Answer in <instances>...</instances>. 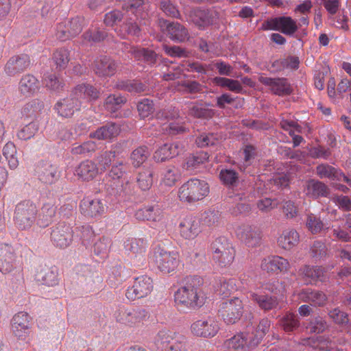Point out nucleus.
<instances>
[{"mask_svg": "<svg viewBox=\"0 0 351 351\" xmlns=\"http://www.w3.org/2000/svg\"><path fill=\"white\" fill-rule=\"evenodd\" d=\"M213 258L221 267L230 265L235 258L232 243L226 237H219L212 243Z\"/></svg>", "mask_w": 351, "mask_h": 351, "instance_id": "7ed1b4c3", "label": "nucleus"}, {"mask_svg": "<svg viewBox=\"0 0 351 351\" xmlns=\"http://www.w3.org/2000/svg\"><path fill=\"white\" fill-rule=\"evenodd\" d=\"M39 89L40 82L33 75H24L19 82V91L21 95L25 97L33 96L38 92Z\"/></svg>", "mask_w": 351, "mask_h": 351, "instance_id": "7c9ffc66", "label": "nucleus"}, {"mask_svg": "<svg viewBox=\"0 0 351 351\" xmlns=\"http://www.w3.org/2000/svg\"><path fill=\"white\" fill-rule=\"evenodd\" d=\"M219 178L222 183L228 186H235L239 180L237 172L232 169H221Z\"/></svg>", "mask_w": 351, "mask_h": 351, "instance_id": "e2e57ef3", "label": "nucleus"}, {"mask_svg": "<svg viewBox=\"0 0 351 351\" xmlns=\"http://www.w3.org/2000/svg\"><path fill=\"white\" fill-rule=\"evenodd\" d=\"M127 99L125 97L119 94L108 95L104 101V108L110 113H114L125 104Z\"/></svg>", "mask_w": 351, "mask_h": 351, "instance_id": "09e8293b", "label": "nucleus"}, {"mask_svg": "<svg viewBox=\"0 0 351 351\" xmlns=\"http://www.w3.org/2000/svg\"><path fill=\"white\" fill-rule=\"evenodd\" d=\"M179 231L184 239H194L202 232L200 220L195 216H186L180 222Z\"/></svg>", "mask_w": 351, "mask_h": 351, "instance_id": "aec40b11", "label": "nucleus"}, {"mask_svg": "<svg viewBox=\"0 0 351 351\" xmlns=\"http://www.w3.org/2000/svg\"><path fill=\"white\" fill-rule=\"evenodd\" d=\"M329 317L337 324L345 325L348 330L351 328V324H349L348 314L340 311L338 308H334L328 313Z\"/></svg>", "mask_w": 351, "mask_h": 351, "instance_id": "69168bd1", "label": "nucleus"}, {"mask_svg": "<svg viewBox=\"0 0 351 351\" xmlns=\"http://www.w3.org/2000/svg\"><path fill=\"white\" fill-rule=\"evenodd\" d=\"M310 254L315 260H320L325 257L327 254V247L325 243L319 241H314L311 246Z\"/></svg>", "mask_w": 351, "mask_h": 351, "instance_id": "774afa93", "label": "nucleus"}, {"mask_svg": "<svg viewBox=\"0 0 351 351\" xmlns=\"http://www.w3.org/2000/svg\"><path fill=\"white\" fill-rule=\"evenodd\" d=\"M220 329V324L215 317H208L195 321L191 325V333L198 337L212 338Z\"/></svg>", "mask_w": 351, "mask_h": 351, "instance_id": "9d476101", "label": "nucleus"}, {"mask_svg": "<svg viewBox=\"0 0 351 351\" xmlns=\"http://www.w3.org/2000/svg\"><path fill=\"white\" fill-rule=\"evenodd\" d=\"M2 154L8 161L10 169H14L19 166V160L16 156L17 150L14 143L8 141L3 147Z\"/></svg>", "mask_w": 351, "mask_h": 351, "instance_id": "8fccbe9b", "label": "nucleus"}, {"mask_svg": "<svg viewBox=\"0 0 351 351\" xmlns=\"http://www.w3.org/2000/svg\"><path fill=\"white\" fill-rule=\"evenodd\" d=\"M203 85L195 80H184L179 82L177 90L182 93L196 94L203 91Z\"/></svg>", "mask_w": 351, "mask_h": 351, "instance_id": "603ef678", "label": "nucleus"}, {"mask_svg": "<svg viewBox=\"0 0 351 351\" xmlns=\"http://www.w3.org/2000/svg\"><path fill=\"white\" fill-rule=\"evenodd\" d=\"M93 69L98 76L110 77L117 71V64L109 57L100 56L95 60Z\"/></svg>", "mask_w": 351, "mask_h": 351, "instance_id": "a878e982", "label": "nucleus"}, {"mask_svg": "<svg viewBox=\"0 0 351 351\" xmlns=\"http://www.w3.org/2000/svg\"><path fill=\"white\" fill-rule=\"evenodd\" d=\"M149 317V312L141 306H132L119 311L117 320L125 326L136 328L143 325Z\"/></svg>", "mask_w": 351, "mask_h": 351, "instance_id": "39448f33", "label": "nucleus"}, {"mask_svg": "<svg viewBox=\"0 0 351 351\" xmlns=\"http://www.w3.org/2000/svg\"><path fill=\"white\" fill-rule=\"evenodd\" d=\"M36 279L49 287H53L58 283V271L56 267H45L38 270L36 274Z\"/></svg>", "mask_w": 351, "mask_h": 351, "instance_id": "c9c22d12", "label": "nucleus"}, {"mask_svg": "<svg viewBox=\"0 0 351 351\" xmlns=\"http://www.w3.org/2000/svg\"><path fill=\"white\" fill-rule=\"evenodd\" d=\"M36 174L42 182L47 184L56 182L60 177L57 167L48 162H42L38 164L36 167Z\"/></svg>", "mask_w": 351, "mask_h": 351, "instance_id": "bb28decb", "label": "nucleus"}, {"mask_svg": "<svg viewBox=\"0 0 351 351\" xmlns=\"http://www.w3.org/2000/svg\"><path fill=\"white\" fill-rule=\"evenodd\" d=\"M97 149V144L93 141H88L82 144L74 143L71 149L73 155H85L94 152Z\"/></svg>", "mask_w": 351, "mask_h": 351, "instance_id": "bf43d9fd", "label": "nucleus"}, {"mask_svg": "<svg viewBox=\"0 0 351 351\" xmlns=\"http://www.w3.org/2000/svg\"><path fill=\"white\" fill-rule=\"evenodd\" d=\"M37 207L29 200H25L16 205L15 210V221L18 227L26 230L34 224L37 215Z\"/></svg>", "mask_w": 351, "mask_h": 351, "instance_id": "423d86ee", "label": "nucleus"}, {"mask_svg": "<svg viewBox=\"0 0 351 351\" xmlns=\"http://www.w3.org/2000/svg\"><path fill=\"white\" fill-rule=\"evenodd\" d=\"M182 150L183 147L178 142L165 143L155 151L153 158L156 162H162L178 156Z\"/></svg>", "mask_w": 351, "mask_h": 351, "instance_id": "b1692460", "label": "nucleus"}, {"mask_svg": "<svg viewBox=\"0 0 351 351\" xmlns=\"http://www.w3.org/2000/svg\"><path fill=\"white\" fill-rule=\"evenodd\" d=\"M258 82L267 86L274 95L284 96L290 95L292 89L288 80L284 77H269L263 75L258 77Z\"/></svg>", "mask_w": 351, "mask_h": 351, "instance_id": "a211bd4d", "label": "nucleus"}, {"mask_svg": "<svg viewBox=\"0 0 351 351\" xmlns=\"http://www.w3.org/2000/svg\"><path fill=\"white\" fill-rule=\"evenodd\" d=\"M116 86L120 90L134 93H140L146 89L145 85L134 80H121L117 82Z\"/></svg>", "mask_w": 351, "mask_h": 351, "instance_id": "6e6d98bb", "label": "nucleus"}, {"mask_svg": "<svg viewBox=\"0 0 351 351\" xmlns=\"http://www.w3.org/2000/svg\"><path fill=\"white\" fill-rule=\"evenodd\" d=\"M153 289V282L147 276H141L135 278L132 286L126 291V298L132 301L147 296Z\"/></svg>", "mask_w": 351, "mask_h": 351, "instance_id": "4468645a", "label": "nucleus"}, {"mask_svg": "<svg viewBox=\"0 0 351 351\" xmlns=\"http://www.w3.org/2000/svg\"><path fill=\"white\" fill-rule=\"evenodd\" d=\"M250 330H246L234 335L224 342V346L229 351H250L255 348L251 343Z\"/></svg>", "mask_w": 351, "mask_h": 351, "instance_id": "6ab92c4d", "label": "nucleus"}, {"mask_svg": "<svg viewBox=\"0 0 351 351\" xmlns=\"http://www.w3.org/2000/svg\"><path fill=\"white\" fill-rule=\"evenodd\" d=\"M84 19L76 16L70 21H65L57 25L56 36L61 41H66L77 35L82 30Z\"/></svg>", "mask_w": 351, "mask_h": 351, "instance_id": "f8f14e48", "label": "nucleus"}, {"mask_svg": "<svg viewBox=\"0 0 351 351\" xmlns=\"http://www.w3.org/2000/svg\"><path fill=\"white\" fill-rule=\"evenodd\" d=\"M53 60L59 69H64L70 61V53L67 49L60 48L53 54Z\"/></svg>", "mask_w": 351, "mask_h": 351, "instance_id": "5fc2aeb1", "label": "nucleus"}, {"mask_svg": "<svg viewBox=\"0 0 351 351\" xmlns=\"http://www.w3.org/2000/svg\"><path fill=\"white\" fill-rule=\"evenodd\" d=\"M150 153L147 147L140 146L134 149L131 154L132 164L135 167H140L148 158Z\"/></svg>", "mask_w": 351, "mask_h": 351, "instance_id": "4d7b16f0", "label": "nucleus"}, {"mask_svg": "<svg viewBox=\"0 0 351 351\" xmlns=\"http://www.w3.org/2000/svg\"><path fill=\"white\" fill-rule=\"evenodd\" d=\"M122 8L126 12H131L136 16V20L139 19H144L147 15L144 8L143 0H129L125 2Z\"/></svg>", "mask_w": 351, "mask_h": 351, "instance_id": "a18cd8bd", "label": "nucleus"}, {"mask_svg": "<svg viewBox=\"0 0 351 351\" xmlns=\"http://www.w3.org/2000/svg\"><path fill=\"white\" fill-rule=\"evenodd\" d=\"M178 337H185L168 329L158 331L154 339V343L158 350H163L175 344Z\"/></svg>", "mask_w": 351, "mask_h": 351, "instance_id": "c756f323", "label": "nucleus"}, {"mask_svg": "<svg viewBox=\"0 0 351 351\" xmlns=\"http://www.w3.org/2000/svg\"><path fill=\"white\" fill-rule=\"evenodd\" d=\"M38 131V126L36 123H30L20 129L16 136L19 139L27 141L34 136Z\"/></svg>", "mask_w": 351, "mask_h": 351, "instance_id": "0e129e2a", "label": "nucleus"}, {"mask_svg": "<svg viewBox=\"0 0 351 351\" xmlns=\"http://www.w3.org/2000/svg\"><path fill=\"white\" fill-rule=\"evenodd\" d=\"M13 249L7 244H0V272L3 274L10 273L13 269Z\"/></svg>", "mask_w": 351, "mask_h": 351, "instance_id": "72a5a7b5", "label": "nucleus"}, {"mask_svg": "<svg viewBox=\"0 0 351 351\" xmlns=\"http://www.w3.org/2000/svg\"><path fill=\"white\" fill-rule=\"evenodd\" d=\"M123 247L134 265L141 266L144 264L147 247L146 241L143 239L129 237L124 241Z\"/></svg>", "mask_w": 351, "mask_h": 351, "instance_id": "6e6552de", "label": "nucleus"}, {"mask_svg": "<svg viewBox=\"0 0 351 351\" xmlns=\"http://www.w3.org/2000/svg\"><path fill=\"white\" fill-rule=\"evenodd\" d=\"M81 213L86 217H97L105 211V206L99 198L86 197L80 204Z\"/></svg>", "mask_w": 351, "mask_h": 351, "instance_id": "4be33fe9", "label": "nucleus"}, {"mask_svg": "<svg viewBox=\"0 0 351 351\" xmlns=\"http://www.w3.org/2000/svg\"><path fill=\"white\" fill-rule=\"evenodd\" d=\"M203 285L204 280L200 276L186 277L183 285L175 292V302L189 308L202 306L206 299Z\"/></svg>", "mask_w": 351, "mask_h": 351, "instance_id": "f257e3e1", "label": "nucleus"}, {"mask_svg": "<svg viewBox=\"0 0 351 351\" xmlns=\"http://www.w3.org/2000/svg\"><path fill=\"white\" fill-rule=\"evenodd\" d=\"M306 343L313 348L319 349V351H342L333 347L331 341L324 339L322 337H317L315 339H308Z\"/></svg>", "mask_w": 351, "mask_h": 351, "instance_id": "13d9d810", "label": "nucleus"}, {"mask_svg": "<svg viewBox=\"0 0 351 351\" xmlns=\"http://www.w3.org/2000/svg\"><path fill=\"white\" fill-rule=\"evenodd\" d=\"M30 65L31 60L27 54L14 55L5 63L4 72L8 76L13 77L26 71Z\"/></svg>", "mask_w": 351, "mask_h": 351, "instance_id": "dca6fc26", "label": "nucleus"}, {"mask_svg": "<svg viewBox=\"0 0 351 351\" xmlns=\"http://www.w3.org/2000/svg\"><path fill=\"white\" fill-rule=\"evenodd\" d=\"M219 313L227 324H233L243 315V304L239 298H234L221 303Z\"/></svg>", "mask_w": 351, "mask_h": 351, "instance_id": "1a4fd4ad", "label": "nucleus"}, {"mask_svg": "<svg viewBox=\"0 0 351 351\" xmlns=\"http://www.w3.org/2000/svg\"><path fill=\"white\" fill-rule=\"evenodd\" d=\"M236 234L239 239L249 247H255L261 244V232L256 226L242 224L237 229Z\"/></svg>", "mask_w": 351, "mask_h": 351, "instance_id": "2eb2a0df", "label": "nucleus"}, {"mask_svg": "<svg viewBox=\"0 0 351 351\" xmlns=\"http://www.w3.org/2000/svg\"><path fill=\"white\" fill-rule=\"evenodd\" d=\"M98 171L99 169L95 162L85 160L75 167L74 175L81 181L89 182L97 176Z\"/></svg>", "mask_w": 351, "mask_h": 351, "instance_id": "cd10ccee", "label": "nucleus"}, {"mask_svg": "<svg viewBox=\"0 0 351 351\" xmlns=\"http://www.w3.org/2000/svg\"><path fill=\"white\" fill-rule=\"evenodd\" d=\"M153 261L157 268L165 274L175 271L180 263L178 252L168 251L160 246L154 250Z\"/></svg>", "mask_w": 351, "mask_h": 351, "instance_id": "20e7f679", "label": "nucleus"}, {"mask_svg": "<svg viewBox=\"0 0 351 351\" xmlns=\"http://www.w3.org/2000/svg\"><path fill=\"white\" fill-rule=\"evenodd\" d=\"M218 18L219 14L216 10L200 8L191 10L187 14V21L200 30H204L213 25Z\"/></svg>", "mask_w": 351, "mask_h": 351, "instance_id": "0eeeda50", "label": "nucleus"}, {"mask_svg": "<svg viewBox=\"0 0 351 351\" xmlns=\"http://www.w3.org/2000/svg\"><path fill=\"white\" fill-rule=\"evenodd\" d=\"M73 231L69 224L60 222L53 226L51 232L52 243L60 249L69 247L73 241Z\"/></svg>", "mask_w": 351, "mask_h": 351, "instance_id": "ddd939ff", "label": "nucleus"}, {"mask_svg": "<svg viewBox=\"0 0 351 351\" xmlns=\"http://www.w3.org/2000/svg\"><path fill=\"white\" fill-rule=\"evenodd\" d=\"M179 169L174 165L167 166L161 173L160 184L165 186H173L180 179Z\"/></svg>", "mask_w": 351, "mask_h": 351, "instance_id": "ea45409f", "label": "nucleus"}, {"mask_svg": "<svg viewBox=\"0 0 351 351\" xmlns=\"http://www.w3.org/2000/svg\"><path fill=\"white\" fill-rule=\"evenodd\" d=\"M189 114L195 118L210 119L214 115L211 109L203 108L199 104H192L189 107Z\"/></svg>", "mask_w": 351, "mask_h": 351, "instance_id": "680f3d73", "label": "nucleus"}, {"mask_svg": "<svg viewBox=\"0 0 351 351\" xmlns=\"http://www.w3.org/2000/svg\"><path fill=\"white\" fill-rule=\"evenodd\" d=\"M73 95L77 97L79 100L87 99L90 101L96 100L99 97V91L89 84H81L75 87L72 92Z\"/></svg>", "mask_w": 351, "mask_h": 351, "instance_id": "e433bc0d", "label": "nucleus"}, {"mask_svg": "<svg viewBox=\"0 0 351 351\" xmlns=\"http://www.w3.org/2000/svg\"><path fill=\"white\" fill-rule=\"evenodd\" d=\"M300 243V234L294 228H290L282 230L277 239L278 245L287 251H290Z\"/></svg>", "mask_w": 351, "mask_h": 351, "instance_id": "c85d7f7f", "label": "nucleus"}, {"mask_svg": "<svg viewBox=\"0 0 351 351\" xmlns=\"http://www.w3.org/2000/svg\"><path fill=\"white\" fill-rule=\"evenodd\" d=\"M325 272L322 267H311L309 265H304L299 270V273L302 276V278L311 283L324 282L327 278Z\"/></svg>", "mask_w": 351, "mask_h": 351, "instance_id": "f704fd0d", "label": "nucleus"}, {"mask_svg": "<svg viewBox=\"0 0 351 351\" xmlns=\"http://www.w3.org/2000/svg\"><path fill=\"white\" fill-rule=\"evenodd\" d=\"M124 173L123 162L117 161L112 165L110 171L106 176V180L108 182H110L111 186H113L114 185L118 186L120 184H122L121 178Z\"/></svg>", "mask_w": 351, "mask_h": 351, "instance_id": "49530a36", "label": "nucleus"}, {"mask_svg": "<svg viewBox=\"0 0 351 351\" xmlns=\"http://www.w3.org/2000/svg\"><path fill=\"white\" fill-rule=\"evenodd\" d=\"M250 298L264 311H269L275 308L278 304L277 298L274 296L261 295L258 293L250 292Z\"/></svg>", "mask_w": 351, "mask_h": 351, "instance_id": "79ce46f5", "label": "nucleus"}, {"mask_svg": "<svg viewBox=\"0 0 351 351\" xmlns=\"http://www.w3.org/2000/svg\"><path fill=\"white\" fill-rule=\"evenodd\" d=\"M261 269L268 273H287L291 265L289 261L280 256H269L263 259Z\"/></svg>", "mask_w": 351, "mask_h": 351, "instance_id": "5701e85b", "label": "nucleus"}, {"mask_svg": "<svg viewBox=\"0 0 351 351\" xmlns=\"http://www.w3.org/2000/svg\"><path fill=\"white\" fill-rule=\"evenodd\" d=\"M271 326V322L268 319H262L256 328H247L252 338V345L257 346L269 332Z\"/></svg>", "mask_w": 351, "mask_h": 351, "instance_id": "58836bf2", "label": "nucleus"}, {"mask_svg": "<svg viewBox=\"0 0 351 351\" xmlns=\"http://www.w3.org/2000/svg\"><path fill=\"white\" fill-rule=\"evenodd\" d=\"M56 210V208L53 204H44L38 215V225L40 227L47 226L55 216Z\"/></svg>", "mask_w": 351, "mask_h": 351, "instance_id": "c03bdc74", "label": "nucleus"}, {"mask_svg": "<svg viewBox=\"0 0 351 351\" xmlns=\"http://www.w3.org/2000/svg\"><path fill=\"white\" fill-rule=\"evenodd\" d=\"M81 103L77 97L72 95L69 97L58 101L54 108L60 116L65 118L71 117L75 112L80 110Z\"/></svg>", "mask_w": 351, "mask_h": 351, "instance_id": "393cba45", "label": "nucleus"}, {"mask_svg": "<svg viewBox=\"0 0 351 351\" xmlns=\"http://www.w3.org/2000/svg\"><path fill=\"white\" fill-rule=\"evenodd\" d=\"M210 187L207 182L197 178H191L178 189V198L182 203L194 204L208 195Z\"/></svg>", "mask_w": 351, "mask_h": 351, "instance_id": "f03ea898", "label": "nucleus"}, {"mask_svg": "<svg viewBox=\"0 0 351 351\" xmlns=\"http://www.w3.org/2000/svg\"><path fill=\"white\" fill-rule=\"evenodd\" d=\"M235 290H237V280L235 278H222L220 280L219 291L221 295L228 296Z\"/></svg>", "mask_w": 351, "mask_h": 351, "instance_id": "338daca9", "label": "nucleus"}, {"mask_svg": "<svg viewBox=\"0 0 351 351\" xmlns=\"http://www.w3.org/2000/svg\"><path fill=\"white\" fill-rule=\"evenodd\" d=\"M300 300L303 302L311 303L313 306H324L327 301L326 295L320 291L307 288L302 289L298 294Z\"/></svg>", "mask_w": 351, "mask_h": 351, "instance_id": "473e14b6", "label": "nucleus"}, {"mask_svg": "<svg viewBox=\"0 0 351 351\" xmlns=\"http://www.w3.org/2000/svg\"><path fill=\"white\" fill-rule=\"evenodd\" d=\"M264 31H279L286 35H292L298 30L295 21L290 16H278L268 19L261 25Z\"/></svg>", "mask_w": 351, "mask_h": 351, "instance_id": "9b49d317", "label": "nucleus"}, {"mask_svg": "<svg viewBox=\"0 0 351 351\" xmlns=\"http://www.w3.org/2000/svg\"><path fill=\"white\" fill-rule=\"evenodd\" d=\"M208 159V155L206 152H199L194 155L190 156L186 158L184 168L189 170H193L198 168L200 165L205 163Z\"/></svg>", "mask_w": 351, "mask_h": 351, "instance_id": "864d4df0", "label": "nucleus"}, {"mask_svg": "<svg viewBox=\"0 0 351 351\" xmlns=\"http://www.w3.org/2000/svg\"><path fill=\"white\" fill-rule=\"evenodd\" d=\"M316 172L317 176L320 178H329V179H337L341 180L339 174L337 170L327 164H322L316 167Z\"/></svg>", "mask_w": 351, "mask_h": 351, "instance_id": "052dcab7", "label": "nucleus"}, {"mask_svg": "<svg viewBox=\"0 0 351 351\" xmlns=\"http://www.w3.org/2000/svg\"><path fill=\"white\" fill-rule=\"evenodd\" d=\"M32 317L26 312H19L12 319V330L14 335L24 339L29 333Z\"/></svg>", "mask_w": 351, "mask_h": 351, "instance_id": "412c9836", "label": "nucleus"}, {"mask_svg": "<svg viewBox=\"0 0 351 351\" xmlns=\"http://www.w3.org/2000/svg\"><path fill=\"white\" fill-rule=\"evenodd\" d=\"M116 32L119 36L124 38L127 35L136 38H139L141 34V29L138 23L131 18H127L126 21L121 25L119 29Z\"/></svg>", "mask_w": 351, "mask_h": 351, "instance_id": "a19ab883", "label": "nucleus"}, {"mask_svg": "<svg viewBox=\"0 0 351 351\" xmlns=\"http://www.w3.org/2000/svg\"><path fill=\"white\" fill-rule=\"evenodd\" d=\"M43 84L48 90L57 93L62 91L65 85L62 78L52 73L45 77Z\"/></svg>", "mask_w": 351, "mask_h": 351, "instance_id": "3c124183", "label": "nucleus"}, {"mask_svg": "<svg viewBox=\"0 0 351 351\" xmlns=\"http://www.w3.org/2000/svg\"><path fill=\"white\" fill-rule=\"evenodd\" d=\"M121 132L120 125L114 123H107L106 125L97 128L95 132H90V138L102 141H111L116 138Z\"/></svg>", "mask_w": 351, "mask_h": 351, "instance_id": "2f4dec72", "label": "nucleus"}, {"mask_svg": "<svg viewBox=\"0 0 351 351\" xmlns=\"http://www.w3.org/2000/svg\"><path fill=\"white\" fill-rule=\"evenodd\" d=\"M134 216L138 220L161 221L163 213L158 207L147 206L137 210Z\"/></svg>", "mask_w": 351, "mask_h": 351, "instance_id": "4c0bfd02", "label": "nucleus"}, {"mask_svg": "<svg viewBox=\"0 0 351 351\" xmlns=\"http://www.w3.org/2000/svg\"><path fill=\"white\" fill-rule=\"evenodd\" d=\"M305 192L307 196L316 199L319 196H327L328 193V189L323 182L315 180H311L306 183Z\"/></svg>", "mask_w": 351, "mask_h": 351, "instance_id": "37998d69", "label": "nucleus"}, {"mask_svg": "<svg viewBox=\"0 0 351 351\" xmlns=\"http://www.w3.org/2000/svg\"><path fill=\"white\" fill-rule=\"evenodd\" d=\"M153 175L154 171L150 167L143 169L138 172L136 177V183L142 191H147L152 187Z\"/></svg>", "mask_w": 351, "mask_h": 351, "instance_id": "de8ad7c7", "label": "nucleus"}, {"mask_svg": "<svg viewBox=\"0 0 351 351\" xmlns=\"http://www.w3.org/2000/svg\"><path fill=\"white\" fill-rule=\"evenodd\" d=\"M159 25L161 30L173 41L182 43L189 38L188 29L178 22L161 20Z\"/></svg>", "mask_w": 351, "mask_h": 351, "instance_id": "f3484780", "label": "nucleus"}]
</instances>
